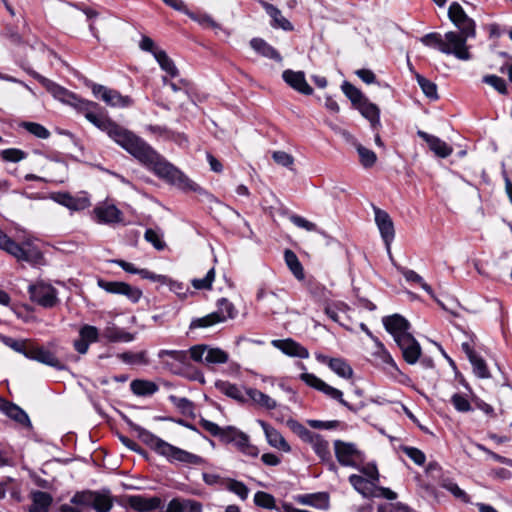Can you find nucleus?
<instances>
[{
	"label": "nucleus",
	"instance_id": "nucleus-1",
	"mask_svg": "<svg viewBox=\"0 0 512 512\" xmlns=\"http://www.w3.org/2000/svg\"><path fill=\"white\" fill-rule=\"evenodd\" d=\"M70 105L95 127L107 135L143 166L152 171L157 177L165 180L184 192H194L208 196V192L196 182L191 180L182 171L168 162L152 146L132 131L110 120L102 111L98 103L82 99L76 94L71 95Z\"/></svg>",
	"mask_w": 512,
	"mask_h": 512
},
{
	"label": "nucleus",
	"instance_id": "nucleus-2",
	"mask_svg": "<svg viewBox=\"0 0 512 512\" xmlns=\"http://www.w3.org/2000/svg\"><path fill=\"white\" fill-rule=\"evenodd\" d=\"M130 427L144 444L165 457L170 463L178 462L188 466H201L206 463L201 456L173 446L139 425L130 423Z\"/></svg>",
	"mask_w": 512,
	"mask_h": 512
},
{
	"label": "nucleus",
	"instance_id": "nucleus-3",
	"mask_svg": "<svg viewBox=\"0 0 512 512\" xmlns=\"http://www.w3.org/2000/svg\"><path fill=\"white\" fill-rule=\"evenodd\" d=\"M0 249L14 256L18 261H25L30 264H40L43 259V255L40 250L32 246L29 241H25L22 245H19L1 230Z\"/></svg>",
	"mask_w": 512,
	"mask_h": 512
},
{
	"label": "nucleus",
	"instance_id": "nucleus-4",
	"mask_svg": "<svg viewBox=\"0 0 512 512\" xmlns=\"http://www.w3.org/2000/svg\"><path fill=\"white\" fill-rule=\"evenodd\" d=\"M71 502L76 505L92 507L97 512H109L113 505L108 492H78L72 497Z\"/></svg>",
	"mask_w": 512,
	"mask_h": 512
},
{
	"label": "nucleus",
	"instance_id": "nucleus-5",
	"mask_svg": "<svg viewBox=\"0 0 512 512\" xmlns=\"http://www.w3.org/2000/svg\"><path fill=\"white\" fill-rule=\"evenodd\" d=\"M334 452L337 461L342 466L359 468V465L364 463L365 455L354 443L336 440Z\"/></svg>",
	"mask_w": 512,
	"mask_h": 512
},
{
	"label": "nucleus",
	"instance_id": "nucleus-6",
	"mask_svg": "<svg viewBox=\"0 0 512 512\" xmlns=\"http://www.w3.org/2000/svg\"><path fill=\"white\" fill-rule=\"evenodd\" d=\"M192 360L206 365L224 364L229 360V354L218 347H211L206 344L194 345L189 349Z\"/></svg>",
	"mask_w": 512,
	"mask_h": 512
},
{
	"label": "nucleus",
	"instance_id": "nucleus-7",
	"mask_svg": "<svg viewBox=\"0 0 512 512\" xmlns=\"http://www.w3.org/2000/svg\"><path fill=\"white\" fill-rule=\"evenodd\" d=\"M471 36L462 33L449 31L444 35V46L442 48V53L444 54H452L456 58L460 60H469L471 55L468 50V46L466 41Z\"/></svg>",
	"mask_w": 512,
	"mask_h": 512
},
{
	"label": "nucleus",
	"instance_id": "nucleus-8",
	"mask_svg": "<svg viewBox=\"0 0 512 512\" xmlns=\"http://www.w3.org/2000/svg\"><path fill=\"white\" fill-rule=\"evenodd\" d=\"M90 87L93 95L110 107L126 108L133 104L131 97L122 95L117 90L96 83H92Z\"/></svg>",
	"mask_w": 512,
	"mask_h": 512
},
{
	"label": "nucleus",
	"instance_id": "nucleus-9",
	"mask_svg": "<svg viewBox=\"0 0 512 512\" xmlns=\"http://www.w3.org/2000/svg\"><path fill=\"white\" fill-rule=\"evenodd\" d=\"M28 290L31 300L42 307L52 308L58 302L57 291L50 284L37 282L30 285Z\"/></svg>",
	"mask_w": 512,
	"mask_h": 512
},
{
	"label": "nucleus",
	"instance_id": "nucleus-10",
	"mask_svg": "<svg viewBox=\"0 0 512 512\" xmlns=\"http://www.w3.org/2000/svg\"><path fill=\"white\" fill-rule=\"evenodd\" d=\"M300 379L303 382H305L308 386L323 392L325 395L334 400L339 401L340 404L347 407L349 410L356 411V409L353 408V406H351L348 402H346L343 399V393L340 390L328 385L323 380L318 378L316 375L311 373H302L300 375Z\"/></svg>",
	"mask_w": 512,
	"mask_h": 512
},
{
	"label": "nucleus",
	"instance_id": "nucleus-11",
	"mask_svg": "<svg viewBox=\"0 0 512 512\" xmlns=\"http://www.w3.org/2000/svg\"><path fill=\"white\" fill-rule=\"evenodd\" d=\"M300 379L303 382H305L308 386L323 392L325 395L334 400L339 401L340 404L347 407L349 410L356 411V409L353 408V406H351L348 402H346L343 399V393L340 390L328 385L323 380L318 378L316 375L311 373H302L300 375Z\"/></svg>",
	"mask_w": 512,
	"mask_h": 512
},
{
	"label": "nucleus",
	"instance_id": "nucleus-12",
	"mask_svg": "<svg viewBox=\"0 0 512 512\" xmlns=\"http://www.w3.org/2000/svg\"><path fill=\"white\" fill-rule=\"evenodd\" d=\"M52 199L71 211H81L91 205L88 193L83 191L75 195L67 192H58L52 195Z\"/></svg>",
	"mask_w": 512,
	"mask_h": 512
},
{
	"label": "nucleus",
	"instance_id": "nucleus-13",
	"mask_svg": "<svg viewBox=\"0 0 512 512\" xmlns=\"http://www.w3.org/2000/svg\"><path fill=\"white\" fill-rule=\"evenodd\" d=\"M158 358L174 374H180L182 366L188 362V352L184 350H160Z\"/></svg>",
	"mask_w": 512,
	"mask_h": 512
},
{
	"label": "nucleus",
	"instance_id": "nucleus-14",
	"mask_svg": "<svg viewBox=\"0 0 512 512\" xmlns=\"http://www.w3.org/2000/svg\"><path fill=\"white\" fill-rule=\"evenodd\" d=\"M450 20L454 25L468 36H475V23L467 16L460 4L454 2L448 10Z\"/></svg>",
	"mask_w": 512,
	"mask_h": 512
},
{
	"label": "nucleus",
	"instance_id": "nucleus-15",
	"mask_svg": "<svg viewBox=\"0 0 512 512\" xmlns=\"http://www.w3.org/2000/svg\"><path fill=\"white\" fill-rule=\"evenodd\" d=\"M96 219L107 224H114L123 221V213L111 200H105L94 208Z\"/></svg>",
	"mask_w": 512,
	"mask_h": 512
},
{
	"label": "nucleus",
	"instance_id": "nucleus-16",
	"mask_svg": "<svg viewBox=\"0 0 512 512\" xmlns=\"http://www.w3.org/2000/svg\"><path fill=\"white\" fill-rule=\"evenodd\" d=\"M397 344L402 350L405 361L409 364H415L420 355L421 347L411 334H403L398 336Z\"/></svg>",
	"mask_w": 512,
	"mask_h": 512
},
{
	"label": "nucleus",
	"instance_id": "nucleus-17",
	"mask_svg": "<svg viewBox=\"0 0 512 512\" xmlns=\"http://www.w3.org/2000/svg\"><path fill=\"white\" fill-rule=\"evenodd\" d=\"M26 357L45 365L54 367L58 370L64 369V365L51 351L45 349L42 346H35L31 344L29 350L26 351Z\"/></svg>",
	"mask_w": 512,
	"mask_h": 512
},
{
	"label": "nucleus",
	"instance_id": "nucleus-18",
	"mask_svg": "<svg viewBox=\"0 0 512 512\" xmlns=\"http://www.w3.org/2000/svg\"><path fill=\"white\" fill-rule=\"evenodd\" d=\"M0 411L23 427L28 429L32 428V424L27 413L18 405L9 402L2 397H0Z\"/></svg>",
	"mask_w": 512,
	"mask_h": 512
},
{
	"label": "nucleus",
	"instance_id": "nucleus-19",
	"mask_svg": "<svg viewBox=\"0 0 512 512\" xmlns=\"http://www.w3.org/2000/svg\"><path fill=\"white\" fill-rule=\"evenodd\" d=\"M283 80L294 90L304 95L313 93L312 87L307 83L305 74L302 71L285 70L282 74Z\"/></svg>",
	"mask_w": 512,
	"mask_h": 512
},
{
	"label": "nucleus",
	"instance_id": "nucleus-20",
	"mask_svg": "<svg viewBox=\"0 0 512 512\" xmlns=\"http://www.w3.org/2000/svg\"><path fill=\"white\" fill-rule=\"evenodd\" d=\"M272 345L290 357L306 359L309 357L308 350L291 338L284 340H273Z\"/></svg>",
	"mask_w": 512,
	"mask_h": 512
},
{
	"label": "nucleus",
	"instance_id": "nucleus-21",
	"mask_svg": "<svg viewBox=\"0 0 512 512\" xmlns=\"http://www.w3.org/2000/svg\"><path fill=\"white\" fill-rule=\"evenodd\" d=\"M126 501L127 504L137 512L153 511L158 509L162 504V500L157 496L147 498L141 495H133L128 496Z\"/></svg>",
	"mask_w": 512,
	"mask_h": 512
},
{
	"label": "nucleus",
	"instance_id": "nucleus-22",
	"mask_svg": "<svg viewBox=\"0 0 512 512\" xmlns=\"http://www.w3.org/2000/svg\"><path fill=\"white\" fill-rule=\"evenodd\" d=\"M418 135L426 141L430 150L433 151L436 156L446 158L452 154L453 148L440 138L424 131H418Z\"/></svg>",
	"mask_w": 512,
	"mask_h": 512
},
{
	"label": "nucleus",
	"instance_id": "nucleus-23",
	"mask_svg": "<svg viewBox=\"0 0 512 512\" xmlns=\"http://www.w3.org/2000/svg\"><path fill=\"white\" fill-rule=\"evenodd\" d=\"M383 324L386 330L393 335L395 341H397L398 336L410 334L408 332L409 322L399 314L385 317L383 319Z\"/></svg>",
	"mask_w": 512,
	"mask_h": 512
},
{
	"label": "nucleus",
	"instance_id": "nucleus-24",
	"mask_svg": "<svg viewBox=\"0 0 512 512\" xmlns=\"http://www.w3.org/2000/svg\"><path fill=\"white\" fill-rule=\"evenodd\" d=\"M317 359L329 366V368L335 372L339 377L349 379L353 376V369L351 366L342 358H330L325 355H317Z\"/></svg>",
	"mask_w": 512,
	"mask_h": 512
},
{
	"label": "nucleus",
	"instance_id": "nucleus-25",
	"mask_svg": "<svg viewBox=\"0 0 512 512\" xmlns=\"http://www.w3.org/2000/svg\"><path fill=\"white\" fill-rule=\"evenodd\" d=\"M33 77L38 80L39 83H41L54 97L58 98L59 100L63 102H67L70 104L71 102V95H75L74 93L69 92L65 88L61 87L60 85L54 83L53 81L49 80L48 78L33 72Z\"/></svg>",
	"mask_w": 512,
	"mask_h": 512
},
{
	"label": "nucleus",
	"instance_id": "nucleus-26",
	"mask_svg": "<svg viewBox=\"0 0 512 512\" xmlns=\"http://www.w3.org/2000/svg\"><path fill=\"white\" fill-rule=\"evenodd\" d=\"M113 263L120 266L124 271L132 274H139L143 279H148L158 283H169L165 275L155 274L147 269H137L132 263L125 260H113Z\"/></svg>",
	"mask_w": 512,
	"mask_h": 512
},
{
	"label": "nucleus",
	"instance_id": "nucleus-27",
	"mask_svg": "<svg viewBox=\"0 0 512 512\" xmlns=\"http://www.w3.org/2000/svg\"><path fill=\"white\" fill-rule=\"evenodd\" d=\"M349 482L357 492L365 497L377 495V484L362 475H350Z\"/></svg>",
	"mask_w": 512,
	"mask_h": 512
},
{
	"label": "nucleus",
	"instance_id": "nucleus-28",
	"mask_svg": "<svg viewBox=\"0 0 512 512\" xmlns=\"http://www.w3.org/2000/svg\"><path fill=\"white\" fill-rule=\"evenodd\" d=\"M306 442L311 445L312 449L322 461L330 462L331 468L335 467L334 463L331 462L329 444L326 440H324L319 434L313 433Z\"/></svg>",
	"mask_w": 512,
	"mask_h": 512
},
{
	"label": "nucleus",
	"instance_id": "nucleus-29",
	"mask_svg": "<svg viewBox=\"0 0 512 512\" xmlns=\"http://www.w3.org/2000/svg\"><path fill=\"white\" fill-rule=\"evenodd\" d=\"M246 396L247 402L251 401L253 404L267 410H273L277 407V402L274 399L257 389L246 388Z\"/></svg>",
	"mask_w": 512,
	"mask_h": 512
},
{
	"label": "nucleus",
	"instance_id": "nucleus-30",
	"mask_svg": "<svg viewBox=\"0 0 512 512\" xmlns=\"http://www.w3.org/2000/svg\"><path fill=\"white\" fill-rule=\"evenodd\" d=\"M32 504L29 507V512H48L52 504V496L43 491L31 492Z\"/></svg>",
	"mask_w": 512,
	"mask_h": 512
},
{
	"label": "nucleus",
	"instance_id": "nucleus-31",
	"mask_svg": "<svg viewBox=\"0 0 512 512\" xmlns=\"http://www.w3.org/2000/svg\"><path fill=\"white\" fill-rule=\"evenodd\" d=\"M250 46L255 52H257L263 57L275 60L277 62L282 61L280 53L261 38H253L250 41Z\"/></svg>",
	"mask_w": 512,
	"mask_h": 512
},
{
	"label": "nucleus",
	"instance_id": "nucleus-32",
	"mask_svg": "<svg viewBox=\"0 0 512 512\" xmlns=\"http://www.w3.org/2000/svg\"><path fill=\"white\" fill-rule=\"evenodd\" d=\"M216 388L226 396L235 399L238 402L246 403V388L243 390L241 387H238L235 384L229 383L227 381H218L216 382Z\"/></svg>",
	"mask_w": 512,
	"mask_h": 512
},
{
	"label": "nucleus",
	"instance_id": "nucleus-33",
	"mask_svg": "<svg viewBox=\"0 0 512 512\" xmlns=\"http://www.w3.org/2000/svg\"><path fill=\"white\" fill-rule=\"evenodd\" d=\"M260 423L265 432L267 441L271 446L281 449L285 452H289L291 450L289 444L285 441L280 432H278L276 429L269 426L265 422L261 421Z\"/></svg>",
	"mask_w": 512,
	"mask_h": 512
},
{
	"label": "nucleus",
	"instance_id": "nucleus-34",
	"mask_svg": "<svg viewBox=\"0 0 512 512\" xmlns=\"http://www.w3.org/2000/svg\"><path fill=\"white\" fill-rule=\"evenodd\" d=\"M263 7L266 13L271 17V25L274 28H280L285 31H291L293 29L292 24L282 15L277 7L269 3H263Z\"/></svg>",
	"mask_w": 512,
	"mask_h": 512
},
{
	"label": "nucleus",
	"instance_id": "nucleus-35",
	"mask_svg": "<svg viewBox=\"0 0 512 512\" xmlns=\"http://www.w3.org/2000/svg\"><path fill=\"white\" fill-rule=\"evenodd\" d=\"M357 109L371 122L373 126L380 123L379 108L375 104L369 102L366 98L357 105Z\"/></svg>",
	"mask_w": 512,
	"mask_h": 512
},
{
	"label": "nucleus",
	"instance_id": "nucleus-36",
	"mask_svg": "<svg viewBox=\"0 0 512 512\" xmlns=\"http://www.w3.org/2000/svg\"><path fill=\"white\" fill-rule=\"evenodd\" d=\"M130 388L135 395L148 396L158 390V386L149 380L136 379L130 383Z\"/></svg>",
	"mask_w": 512,
	"mask_h": 512
},
{
	"label": "nucleus",
	"instance_id": "nucleus-37",
	"mask_svg": "<svg viewBox=\"0 0 512 512\" xmlns=\"http://www.w3.org/2000/svg\"><path fill=\"white\" fill-rule=\"evenodd\" d=\"M234 445L240 452L247 456L257 457L259 454L258 448L250 443L249 436L244 432L238 434L237 438L234 441Z\"/></svg>",
	"mask_w": 512,
	"mask_h": 512
},
{
	"label": "nucleus",
	"instance_id": "nucleus-38",
	"mask_svg": "<svg viewBox=\"0 0 512 512\" xmlns=\"http://www.w3.org/2000/svg\"><path fill=\"white\" fill-rule=\"evenodd\" d=\"M156 61L160 65L161 69L165 71L171 77H176L179 74L177 67L175 66L173 60L167 55L164 50L156 51L155 57Z\"/></svg>",
	"mask_w": 512,
	"mask_h": 512
},
{
	"label": "nucleus",
	"instance_id": "nucleus-39",
	"mask_svg": "<svg viewBox=\"0 0 512 512\" xmlns=\"http://www.w3.org/2000/svg\"><path fill=\"white\" fill-rule=\"evenodd\" d=\"M104 337L110 342H131L134 335L117 327H107L104 331Z\"/></svg>",
	"mask_w": 512,
	"mask_h": 512
},
{
	"label": "nucleus",
	"instance_id": "nucleus-40",
	"mask_svg": "<svg viewBox=\"0 0 512 512\" xmlns=\"http://www.w3.org/2000/svg\"><path fill=\"white\" fill-rule=\"evenodd\" d=\"M285 262L287 266L289 267L290 271L293 273V275L298 279L302 280L304 279V271L303 267L296 256V254L291 250H286L284 254Z\"/></svg>",
	"mask_w": 512,
	"mask_h": 512
},
{
	"label": "nucleus",
	"instance_id": "nucleus-41",
	"mask_svg": "<svg viewBox=\"0 0 512 512\" xmlns=\"http://www.w3.org/2000/svg\"><path fill=\"white\" fill-rule=\"evenodd\" d=\"M224 321L225 317L221 313L212 312L204 317L194 319L190 324V328H206Z\"/></svg>",
	"mask_w": 512,
	"mask_h": 512
},
{
	"label": "nucleus",
	"instance_id": "nucleus-42",
	"mask_svg": "<svg viewBox=\"0 0 512 512\" xmlns=\"http://www.w3.org/2000/svg\"><path fill=\"white\" fill-rule=\"evenodd\" d=\"M348 309L349 307L343 302L326 303L324 312L334 322H340L339 313H346Z\"/></svg>",
	"mask_w": 512,
	"mask_h": 512
},
{
	"label": "nucleus",
	"instance_id": "nucleus-43",
	"mask_svg": "<svg viewBox=\"0 0 512 512\" xmlns=\"http://www.w3.org/2000/svg\"><path fill=\"white\" fill-rule=\"evenodd\" d=\"M398 271L405 277L407 281L415 282L420 284V286L430 295H433V291L430 285L424 282L423 278L417 274L413 270L406 269L404 267H397Z\"/></svg>",
	"mask_w": 512,
	"mask_h": 512
},
{
	"label": "nucleus",
	"instance_id": "nucleus-44",
	"mask_svg": "<svg viewBox=\"0 0 512 512\" xmlns=\"http://www.w3.org/2000/svg\"><path fill=\"white\" fill-rule=\"evenodd\" d=\"M355 147L359 155L360 163L364 167L370 168L376 163L377 156L372 150L367 149L359 143L355 144Z\"/></svg>",
	"mask_w": 512,
	"mask_h": 512
},
{
	"label": "nucleus",
	"instance_id": "nucleus-45",
	"mask_svg": "<svg viewBox=\"0 0 512 512\" xmlns=\"http://www.w3.org/2000/svg\"><path fill=\"white\" fill-rule=\"evenodd\" d=\"M416 80L426 97L431 100L438 99L437 86L435 83L419 74L416 75Z\"/></svg>",
	"mask_w": 512,
	"mask_h": 512
},
{
	"label": "nucleus",
	"instance_id": "nucleus-46",
	"mask_svg": "<svg viewBox=\"0 0 512 512\" xmlns=\"http://www.w3.org/2000/svg\"><path fill=\"white\" fill-rule=\"evenodd\" d=\"M21 127H23L30 134L40 139H47L50 136L49 130L39 123L22 122Z\"/></svg>",
	"mask_w": 512,
	"mask_h": 512
},
{
	"label": "nucleus",
	"instance_id": "nucleus-47",
	"mask_svg": "<svg viewBox=\"0 0 512 512\" xmlns=\"http://www.w3.org/2000/svg\"><path fill=\"white\" fill-rule=\"evenodd\" d=\"M483 82L493 87L500 94H508L506 81L497 75H486L483 77Z\"/></svg>",
	"mask_w": 512,
	"mask_h": 512
},
{
	"label": "nucleus",
	"instance_id": "nucleus-48",
	"mask_svg": "<svg viewBox=\"0 0 512 512\" xmlns=\"http://www.w3.org/2000/svg\"><path fill=\"white\" fill-rule=\"evenodd\" d=\"M342 91L356 106L365 99L362 92L349 82L342 84Z\"/></svg>",
	"mask_w": 512,
	"mask_h": 512
},
{
	"label": "nucleus",
	"instance_id": "nucleus-49",
	"mask_svg": "<svg viewBox=\"0 0 512 512\" xmlns=\"http://www.w3.org/2000/svg\"><path fill=\"white\" fill-rule=\"evenodd\" d=\"M118 358L127 364H147L148 363L145 351H141L138 353L124 352V353L119 354Z\"/></svg>",
	"mask_w": 512,
	"mask_h": 512
},
{
	"label": "nucleus",
	"instance_id": "nucleus-50",
	"mask_svg": "<svg viewBox=\"0 0 512 512\" xmlns=\"http://www.w3.org/2000/svg\"><path fill=\"white\" fill-rule=\"evenodd\" d=\"M1 158L6 162L17 163L27 157L26 152L17 148H9L0 152Z\"/></svg>",
	"mask_w": 512,
	"mask_h": 512
},
{
	"label": "nucleus",
	"instance_id": "nucleus-51",
	"mask_svg": "<svg viewBox=\"0 0 512 512\" xmlns=\"http://www.w3.org/2000/svg\"><path fill=\"white\" fill-rule=\"evenodd\" d=\"M277 215H278V217L277 218L275 217L273 219L275 222L289 221V222H292L293 224H310L303 218L294 215L293 213H291L290 211H288L286 209H282V208L278 209Z\"/></svg>",
	"mask_w": 512,
	"mask_h": 512
},
{
	"label": "nucleus",
	"instance_id": "nucleus-52",
	"mask_svg": "<svg viewBox=\"0 0 512 512\" xmlns=\"http://www.w3.org/2000/svg\"><path fill=\"white\" fill-rule=\"evenodd\" d=\"M473 366V371L479 378H489L490 373L485 361L478 355L469 360Z\"/></svg>",
	"mask_w": 512,
	"mask_h": 512
},
{
	"label": "nucleus",
	"instance_id": "nucleus-53",
	"mask_svg": "<svg viewBox=\"0 0 512 512\" xmlns=\"http://www.w3.org/2000/svg\"><path fill=\"white\" fill-rule=\"evenodd\" d=\"M357 469L361 473L360 475L364 476L366 479H369L376 484L378 483L380 475L377 466L374 463H368L365 465L362 463L359 465V468Z\"/></svg>",
	"mask_w": 512,
	"mask_h": 512
},
{
	"label": "nucleus",
	"instance_id": "nucleus-54",
	"mask_svg": "<svg viewBox=\"0 0 512 512\" xmlns=\"http://www.w3.org/2000/svg\"><path fill=\"white\" fill-rule=\"evenodd\" d=\"M254 502L259 507H263L266 509H274L275 508L274 497L271 494L263 492V491H258L255 494Z\"/></svg>",
	"mask_w": 512,
	"mask_h": 512
},
{
	"label": "nucleus",
	"instance_id": "nucleus-55",
	"mask_svg": "<svg viewBox=\"0 0 512 512\" xmlns=\"http://www.w3.org/2000/svg\"><path fill=\"white\" fill-rule=\"evenodd\" d=\"M145 239L151 243L155 249L163 250L165 248V242L162 239V234L155 229H147L145 232Z\"/></svg>",
	"mask_w": 512,
	"mask_h": 512
},
{
	"label": "nucleus",
	"instance_id": "nucleus-56",
	"mask_svg": "<svg viewBox=\"0 0 512 512\" xmlns=\"http://www.w3.org/2000/svg\"><path fill=\"white\" fill-rule=\"evenodd\" d=\"M227 488L231 492L238 495L242 500H245L248 497L249 489L244 483L240 481L229 479L227 481Z\"/></svg>",
	"mask_w": 512,
	"mask_h": 512
},
{
	"label": "nucleus",
	"instance_id": "nucleus-57",
	"mask_svg": "<svg viewBox=\"0 0 512 512\" xmlns=\"http://www.w3.org/2000/svg\"><path fill=\"white\" fill-rule=\"evenodd\" d=\"M442 487L451 492L454 497L461 500L462 502H469V497L465 491H463L456 483L445 480L442 483Z\"/></svg>",
	"mask_w": 512,
	"mask_h": 512
},
{
	"label": "nucleus",
	"instance_id": "nucleus-58",
	"mask_svg": "<svg viewBox=\"0 0 512 512\" xmlns=\"http://www.w3.org/2000/svg\"><path fill=\"white\" fill-rule=\"evenodd\" d=\"M421 41L424 45L435 47L442 52V48L444 46V37H442L441 34L429 33L422 37Z\"/></svg>",
	"mask_w": 512,
	"mask_h": 512
},
{
	"label": "nucleus",
	"instance_id": "nucleus-59",
	"mask_svg": "<svg viewBox=\"0 0 512 512\" xmlns=\"http://www.w3.org/2000/svg\"><path fill=\"white\" fill-rule=\"evenodd\" d=\"M215 278L214 268L209 269L207 275L202 279H193L192 286L195 289H210Z\"/></svg>",
	"mask_w": 512,
	"mask_h": 512
},
{
	"label": "nucleus",
	"instance_id": "nucleus-60",
	"mask_svg": "<svg viewBox=\"0 0 512 512\" xmlns=\"http://www.w3.org/2000/svg\"><path fill=\"white\" fill-rule=\"evenodd\" d=\"M402 451L417 465H423L425 463V454L415 447H402Z\"/></svg>",
	"mask_w": 512,
	"mask_h": 512
},
{
	"label": "nucleus",
	"instance_id": "nucleus-61",
	"mask_svg": "<svg viewBox=\"0 0 512 512\" xmlns=\"http://www.w3.org/2000/svg\"><path fill=\"white\" fill-rule=\"evenodd\" d=\"M451 402L455 409L459 412H468L471 410V404L468 399L459 393H455L451 397Z\"/></svg>",
	"mask_w": 512,
	"mask_h": 512
},
{
	"label": "nucleus",
	"instance_id": "nucleus-62",
	"mask_svg": "<svg viewBox=\"0 0 512 512\" xmlns=\"http://www.w3.org/2000/svg\"><path fill=\"white\" fill-rule=\"evenodd\" d=\"M216 312L221 313V315L225 317V320L227 318H234L236 315L234 305L225 298L218 301V310Z\"/></svg>",
	"mask_w": 512,
	"mask_h": 512
},
{
	"label": "nucleus",
	"instance_id": "nucleus-63",
	"mask_svg": "<svg viewBox=\"0 0 512 512\" xmlns=\"http://www.w3.org/2000/svg\"><path fill=\"white\" fill-rule=\"evenodd\" d=\"M79 336L82 337L89 344L98 340V329L95 326L84 325L79 331Z\"/></svg>",
	"mask_w": 512,
	"mask_h": 512
},
{
	"label": "nucleus",
	"instance_id": "nucleus-64",
	"mask_svg": "<svg viewBox=\"0 0 512 512\" xmlns=\"http://www.w3.org/2000/svg\"><path fill=\"white\" fill-rule=\"evenodd\" d=\"M378 512H410V509L401 503L388 502L379 506Z\"/></svg>",
	"mask_w": 512,
	"mask_h": 512
}]
</instances>
